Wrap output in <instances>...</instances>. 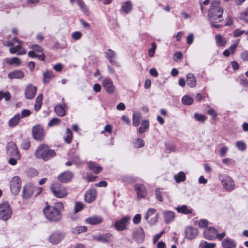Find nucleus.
<instances>
[{
    "mask_svg": "<svg viewBox=\"0 0 248 248\" xmlns=\"http://www.w3.org/2000/svg\"><path fill=\"white\" fill-rule=\"evenodd\" d=\"M32 136L34 139L37 140H43L44 134L43 128L40 125H35L32 129Z\"/></svg>",
    "mask_w": 248,
    "mask_h": 248,
    "instance_id": "14",
    "label": "nucleus"
},
{
    "mask_svg": "<svg viewBox=\"0 0 248 248\" xmlns=\"http://www.w3.org/2000/svg\"><path fill=\"white\" fill-rule=\"evenodd\" d=\"M132 9V5L130 1L125 2L122 6L121 10L125 14L129 13Z\"/></svg>",
    "mask_w": 248,
    "mask_h": 248,
    "instance_id": "36",
    "label": "nucleus"
},
{
    "mask_svg": "<svg viewBox=\"0 0 248 248\" xmlns=\"http://www.w3.org/2000/svg\"><path fill=\"white\" fill-rule=\"evenodd\" d=\"M130 220V217L125 216L121 219L117 221L114 224V227L119 231H122L127 229L128 222Z\"/></svg>",
    "mask_w": 248,
    "mask_h": 248,
    "instance_id": "10",
    "label": "nucleus"
},
{
    "mask_svg": "<svg viewBox=\"0 0 248 248\" xmlns=\"http://www.w3.org/2000/svg\"><path fill=\"white\" fill-rule=\"evenodd\" d=\"M34 186L31 184H27L22 190V197L24 199H28L33 195Z\"/></svg>",
    "mask_w": 248,
    "mask_h": 248,
    "instance_id": "15",
    "label": "nucleus"
},
{
    "mask_svg": "<svg viewBox=\"0 0 248 248\" xmlns=\"http://www.w3.org/2000/svg\"><path fill=\"white\" fill-rule=\"evenodd\" d=\"M182 102L185 105H190L193 103V99L188 95H185L182 97Z\"/></svg>",
    "mask_w": 248,
    "mask_h": 248,
    "instance_id": "42",
    "label": "nucleus"
},
{
    "mask_svg": "<svg viewBox=\"0 0 248 248\" xmlns=\"http://www.w3.org/2000/svg\"><path fill=\"white\" fill-rule=\"evenodd\" d=\"M208 221L207 220H206L205 219H202L200 220L199 221V223H198L199 226L200 228H202L206 227L208 225Z\"/></svg>",
    "mask_w": 248,
    "mask_h": 248,
    "instance_id": "60",
    "label": "nucleus"
},
{
    "mask_svg": "<svg viewBox=\"0 0 248 248\" xmlns=\"http://www.w3.org/2000/svg\"><path fill=\"white\" fill-rule=\"evenodd\" d=\"M219 0H213L211 2V7L208 15V20L211 25L216 28H219L220 25L217 23L220 22L222 19L221 17L223 13V8L219 5Z\"/></svg>",
    "mask_w": 248,
    "mask_h": 248,
    "instance_id": "1",
    "label": "nucleus"
},
{
    "mask_svg": "<svg viewBox=\"0 0 248 248\" xmlns=\"http://www.w3.org/2000/svg\"><path fill=\"white\" fill-rule=\"evenodd\" d=\"M237 148L240 151H244L246 148V144L242 141H238L236 143Z\"/></svg>",
    "mask_w": 248,
    "mask_h": 248,
    "instance_id": "54",
    "label": "nucleus"
},
{
    "mask_svg": "<svg viewBox=\"0 0 248 248\" xmlns=\"http://www.w3.org/2000/svg\"><path fill=\"white\" fill-rule=\"evenodd\" d=\"M22 42H21V43H18L19 44L16 46L14 47H11L9 51L11 54H15L17 53V54L18 55H22L24 54H25L26 53V51L24 48H23L21 44H22Z\"/></svg>",
    "mask_w": 248,
    "mask_h": 248,
    "instance_id": "22",
    "label": "nucleus"
},
{
    "mask_svg": "<svg viewBox=\"0 0 248 248\" xmlns=\"http://www.w3.org/2000/svg\"><path fill=\"white\" fill-rule=\"evenodd\" d=\"M16 43H21V42L19 40H18V39H17L16 38H15L11 41H9V42H4L3 43V45L5 46H14Z\"/></svg>",
    "mask_w": 248,
    "mask_h": 248,
    "instance_id": "51",
    "label": "nucleus"
},
{
    "mask_svg": "<svg viewBox=\"0 0 248 248\" xmlns=\"http://www.w3.org/2000/svg\"><path fill=\"white\" fill-rule=\"evenodd\" d=\"M4 98L6 101H8L11 98V94L9 92H3L0 91V100Z\"/></svg>",
    "mask_w": 248,
    "mask_h": 248,
    "instance_id": "49",
    "label": "nucleus"
},
{
    "mask_svg": "<svg viewBox=\"0 0 248 248\" xmlns=\"http://www.w3.org/2000/svg\"><path fill=\"white\" fill-rule=\"evenodd\" d=\"M158 214L153 208H150L145 216V219L151 225L155 224L158 220Z\"/></svg>",
    "mask_w": 248,
    "mask_h": 248,
    "instance_id": "9",
    "label": "nucleus"
},
{
    "mask_svg": "<svg viewBox=\"0 0 248 248\" xmlns=\"http://www.w3.org/2000/svg\"><path fill=\"white\" fill-rule=\"evenodd\" d=\"M165 147L166 149L170 151H175L176 149L175 145L172 142H168L165 144Z\"/></svg>",
    "mask_w": 248,
    "mask_h": 248,
    "instance_id": "55",
    "label": "nucleus"
},
{
    "mask_svg": "<svg viewBox=\"0 0 248 248\" xmlns=\"http://www.w3.org/2000/svg\"><path fill=\"white\" fill-rule=\"evenodd\" d=\"M6 62L9 64H15L16 66H19L21 63L20 59L16 57H13L11 59H7L6 60Z\"/></svg>",
    "mask_w": 248,
    "mask_h": 248,
    "instance_id": "44",
    "label": "nucleus"
},
{
    "mask_svg": "<svg viewBox=\"0 0 248 248\" xmlns=\"http://www.w3.org/2000/svg\"><path fill=\"white\" fill-rule=\"evenodd\" d=\"M53 77V72L51 71L47 70L43 74V81L46 83Z\"/></svg>",
    "mask_w": 248,
    "mask_h": 248,
    "instance_id": "39",
    "label": "nucleus"
},
{
    "mask_svg": "<svg viewBox=\"0 0 248 248\" xmlns=\"http://www.w3.org/2000/svg\"><path fill=\"white\" fill-rule=\"evenodd\" d=\"M75 0H70V2L71 4H73ZM77 3L78 6L80 7L81 10L84 12H87V9L86 8V6L84 3V1L82 0H77Z\"/></svg>",
    "mask_w": 248,
    "mask_h": 248,
    "instance_id": "46",
    "label": "nucleus"
},
{
    "mask_svg": "<svg viewBox=\"0 0 248 248\" xmlns=\"http://www.w3.org/2000/svg\"><path fill=\"white\" fill-rule=\"evenodd\" d=\"M198 234V230L193 227L188 226L185 229L186 238L188 240H191L194 239Z\"/></svg>",
    "mask_w": 248,
    "mask_h": 248,
    "instance_id": "20",
    "label": "nucleus"
},
{
    "mask_svg": "<svg viewBox=\"0 0 248 248\" xmlns=\"http://www.w3.org/2000/svg\"><path fill=\"white\" fill-rule=\"evenodd\" d=\"M65 104H58L54 108L55 112L60 116H64L65 114Z\"/></svg>",
    "mask_w": 248,
    "mask_h": 248,
    "instance_id": "30",
    "label": "nucleus"
},
{
    "mask_svg": "<svg viewBox=\"0 0 248 248\" xmlns=\"http://www.w3.org/2000/svg\"><path fill=\"white\" fill-rule=\"evenodd\" d=\"M87 231V227L84 226H78L73 229L72 232L75 234H79Z\"/></svg>",
    "mask_w": 248,
    "mask_h": 248,
    "instance_id": "45",
    "label": "nucleus"
},
{
    "mask_svg": "<svg viewBox=\"0 0 248 248\" xmlns=\"http://www.w3.org/2000/svg\"><path fill=\"white\" fill-rule=\"evenodd\" d=\"M37 91L36 87L31 84H29L25 90V95L26 98L28 99H31L34 98L36 94Z\"/></svg>",
    "mask_w": 248,
    "mask_h": 248,
    "instance_id": "19",
    "label": "nucleus"
},
{
    "mask_svg": "<svg viewBox=\"0 0 248 248\" xmlns=\"http://www.w3.org/2000/svg\"><path fill=\"white\" fill-rule=\"evenodd\" d=\"M83 204L80 202H76L75 205L74 212L75 213L80 211L83 208Z\"/></svg>",
    "mask_w": 248,
    "mask_h": 248,
    "instance_id": "58",
    "label": "nucleus"
},
{
    "mask_svg": "<svg viewBox=\"0 0 248 248\" xmlns=\"http://www.w3.org/2000/svg\"><path fill=\"white\" fill-rule=\"evenodd\" d=\"M155 195L156 198L159 201L161 202L163 201V197L162 196V193L159 188L156 189L155 190Z\"/></svg>",
    "mask_w": 248,
    "mask_h": 248,
    "instance_id": "59",
    "label": "nucleus"
},
{
    "mask_svg": "<svg viewBox=\"0 0 248 248\" xmlns=\"http://www.w3.org/2000/svg\"><path fill=\"white\" fill-rule=\"evenodd\" d=\"M174 179L177 183H180L186 180V174L183 171H180L178 174L174 175Z\"/></svg>",
    "mask_w": 248,
    "mask_h": 248,
    "instance_id": "35",
    "label": "nucleus"
},
{
    "mask_svg": "<svg viewBox=\"0 0 248 248\" xmlns=\"http://www.w3.org/2000/svg\"><path fill=\"white\" fill-rule=\"evenodd\" d=\"M20 119V115L19 114H16L9 120L8 122L9 126L10 127H15L18 124Z\"/></svg>",
    "mask_w": 248,
    "mask_h": 248,
    "instance_id": "31",
    "label": "nucleus"
},
{
    "mask_svg": "<svg viewBox=\"0 0 248 248\" xmlns=\"http://www.w3.org/2000/svg\"><path fill=\"white\" fill-rule=\"evenodd\" d=\"M73 177V173L67 171L61 173L58 176V179L62 183H67L72 180Z\"/></svg>",
    "mask_w": 248,
    "mask_h": 248,
    "instance_id": "21",
    "label": "nucleus"
},
{
    "mask_svg": "<svg viewBox=\"0 0 248 248\" xmlns=\"http://www.w3.org/2000/svg\"><path fill=\"white\" fill-rule=\"evenodd\" d=\"M64 233L60 231H56L49 236V242L54 245L59 243L64 238Z\"/></svg>",
    "mask_w": 248,
    "mask_h": 248,
    "instance_id": "13",
    "label": "nucleus"
},
{
    "mask_svg": "<svg viewBox=\"0 0 248 248\" xmlns=\"http://www.w3.org/2000/svg\"><path fill=\"white\" fill-rule=\"evenodd\" d=\"M241 58L244 61H248V51H244L241 54Z\"/></svg>",
    "mask_w": 248,
    "mask_h": 248,
    "instance_id": "64",
    "label": "nucleus"
},
{
    "mask_svg": "<svg viewBox=\"0 0 248 248\" xmlns=\"http://www.w3.org/2000/svg\"><path fill=\"white\" fill-rule=\"evenodd\" d=\"M42 100L43 95L42 94H39L36 99L34 104V110L36 111H38L40 109L42 104Z\"/></svg>",
    "mask_w": 248,
    "mask_h": 248,
    "instance_id": "37",
    "label": "nucleus"
},
{
    "mask_svg": "<svg viewBox=\"0 0 248 248\" xmlns=\"http://www.w3.org/2000/svg\"><path fill=\"white\" fill-rule=\"evenodd\" d=\"M60 123V119L57 118H53L48 123V125L49 126H53L58 125Z\"/></svg>",
    "mask_w": 248,
    "mask_h": 248,
    "instance_id": "53",
    "label": "nucleus"
},
{
    "mask_svg": "<svg viewBox=\"0 0 248 248\" xmlns=\"http://www.w3.org/2000/svg\"><path fill=\"white\" fill-rule=\"evenodd\" d=\"M31 112L29 109H24L22 111L20 115L21 118L28 117L30 115Z\"/></svg>",
    "mask_w": 248,
    "mask_h": 248,
    "instance_id": "63",
    "label": "nucleus"
},
{
    "mask_svg": "<svg viewBox=\"0 0 248 248\" xmlns=\"http://www.w3.org/2000/svg\"><path fill=\"white\" fill-rule=\"evenodd\" d=\"M175 209L178 213L184 214H190L192 212V209L186 205L178 206Z\"/></svg>",
    "mask_w": 248,
    "mask_h": 248,
    "instance_id": "33",
    "label": "nucleus"
},
{
    "mask_svg": "<svg viewBox=\"0 0 248 248\" xmlns=\"http://www.w3.org/2000/svg\"><path fill=\"white\" fill-rule=\"evenodd\" d=\"M96 196L95 190L91 189L88 190L85 194V200L86 202L90 203L93 201Z\"/></svg>",
    "mask_w": 248,
    "mask_h": 248,
    "instance_id": "25",
    "label": "nucleus"
},
{
    "mask_svg": "<svg viewBox=\"0 0 248 248\" xmlns=\"http://www.w3.org/2000/svg\"><path fill=\"white\" fill-rule=\"evenodd\" d=\"M195 118L198 121L200 122H204L206 119L205 116L199 113H195L194 114Z\"/></svg>",
    "mask_w": 248,
    "mask_h": 248,
    "instance_id": "57",
    "label": "nucleus"
},
{
    "mask_svg": "<svg viewBox=\"0 0 248 248\" xmlns=\"http://www.w3.org/2000/svg\"><path fill=\"white\" fill-rule=\"evenodd\" d=\"M24 77L23 72L20 70H16L8 74V78L11 79H22Z\"/></svg>",
    "mask_w": 248,
    "mask_h": 248,
    "instance_id": "26",
    "label": "nucleus"
},
{
    "mask_svg": "<svg viewBox=\"0 0 248 248\" xmlns=\"http://www.w3.org/2000/svg\"><path fill=\"white\" fill-rule=\"evenodd\" d=\"M243 34H247V31H240L238 29L235 30L233 31V35L235 37H239L241 36Z\"/></svg>",
    "mask_w": 248,
    "mask_h": 248,
    "instance_id": "61",
    "label": "nucleus"
},
{
    "mask_svg": "<svg viewBox=\"0 0 248 248\" xmlns=\"http://www.w3.org/2000/svg\"><path fill=\"white\" fill-rule=\"evenodd\" d=\"M215 244L209 243L206 241H202L199 245V248H215Z\"/></svg>",
    "mask_w": 248,
    "mask_h": 248,
    "instance_id": "48",
    "label": "nucleus"
},
{
    "mask_svg": "<svg viewBox=\"0 0 248 248\" xmlns=\"http://www.w3.org/2000/svg\"><path fill=\"white\" fill-rule=\"evenodd\" d=\"M88 166L90 169L95 174L99 173L102 170V168L94 162H89Z\"/></svg>",
    "mask_w": 248,
    "mask_h": 248,
    "instance_id": "32",
    "label": "nucleus"
},
{
    "mask_svg": "<svg viewBox=\"0 0 248 248\" xmlns=\"http://www.w3.org/2000/svg\"><path fill=\"white\" fill-rule=\"evenodd\" d=\"M204 237L205 239L212 240L217 239L221 240L225 235L224 232L218 233L217 230L214 227H206L203 232Z\"/></svg>",
    "mask_w": 248,
    "mask_h": 248,
    "instance_id": "4",
    "label": "nucleus"
},
{
    "mask_svg": "<svg viewBox=\"0 0 248 248\" xmlns=\"http://www.w3.org/2000/svg\"><path fill=\"white\" fill-rule=\"evenodd\" d=\"M21 186V180L18 176H14L10 181V189L12 193L17 195L20 191Z\"/></svg>",
    "mask_w": 248,
    "mask_h": 248,
    "instance_id": "7",
    "label": "nucleus"
},
{
    "mask_svg": "<svg viewBox=\"0 0 248 248\" xmlns=\"http://www.w3.org/2000/svg\"><path fill=\"white\" fill-rule=\"evenodd\" d=\"M30 142L29 140L26 139L23 140L21 147L23 150H28L30 147Z\"/></svg>",
    "mask_w": 248,
    "mask_h": 248,
    "instance_id": "52",
    "label": "nucleus"
},
{
    "mask_svg": "<svg viewBox=\"0 0 248 248\" xmlns=\"http://www.w3.org/2000/svg\"><path fill=\"white\" fill-rule=\"evenodd\" d=\"M141 114L139 112H135L133 115V125L134 126H137L140 124Z\"/></svg>",
    "mask_w": 248,
    "mask_h": 248,
    "instance_id": "40",
    "label": "nucleus"
},
{
    "mask_svg": "<svg viewBox=\"0 0 248 248\" xmlns=\"http://www.w3.org/2000/svg\"><path fill=\"white\" fill-rule=\"evenodd\" d=\"M105 56L111 64L117 66H120L116 60V53L114 51L111 49H108L105 52Z\"/></svg>",
    "mask_w": 248,
    "mask_h": 248,
    "instance_id": "16",
    "label": "nucleus"
},
{
    "mask_svg": "<svg viewBox=\"0 0 248 248\" xmlns=\"http://www.w3.org/2000/svg\"><path fill=\"white\" fill-rule=\"evenodd\" d=\"M6 152L8 155L20 159L21 155L17 146L14 142H10L6 147Z\"/></svg>",
    "mask_w": 248,
    "mask_h": 248,
    "instance_id": "8",
    "label": "nucleus"
},
{
    "mask_svg": "<svg viewBox=\"0 0 248 248\" xmlns=\"http://www.w3.org/2000/svg\"><path fill=\"white\" fill-rule=\"evenodd\" d=\"M224 188L228 191H232L235 187L233 180L229 176H226L222 181Z\"/></svg>",
    "mask_w": 248,
    "mask_h": 248,
    "instance_id": "18",
    "label": "nucleus"
},
{
    "mask_svg": "<svg viewBox=\"0 0 248 248\" xmlns=\"http://www.w3.org/2000/svg\"><path fill=\"white\" fill-rule=\"evenodd\" d=\"M12 209L8 202H5L0 204V219L6 221L9 219L12 215Z\"/></svg>",
    "mask_w": 248,
    "mask_h": 248,
    "instance_id": "5",
    "label": "nucleus"
},
{
    "mask_svg": "<svg viewBox=\"0 0 248 248\" xmlns=\"http://www.w3.org/2000/svg\"><path fill=\"white\" fill-rule=\"evenodd\" d=\"M164 221L166 224L172 222L175 219V213L171 211H165L163 212Z\"/></svg>",
    "mask_w": 248,
    "mask_h": 248,
    "instance_id": "23",
    "label": "nucleus"
},
{
    "mask_svg": "<svg viewBox=\"0 0 248 248\" xmlns=\"http://www.w3.org/2000/svg\"><path fill=\"white\" fill-rule=\"evenodd\" d=\"M50 190L54 195L59 198H62L67 195L66 188L59 183L52 184Z\"/></svg>",
    "mask_w": 248,
    "mask_h": 248,
    "instance_id": "6",
    "label": "nucleus"
},
{
    "mask_svg": "<svg viewBox=\"0 0 248 248\" xmlns=\"http://www.w3.org/2000/svg\"><path fill=\"white\" fill-rule=\"evenodd\" d=\"M103 221L102 218L100 216H94L86 219V222L90 225H97Z\"/></svg>",
    "mask_w": 248,
    "mask_h": 248,
    "instance_id": "28",
    "label": "nucleus"
},
{
    "mask_svg": "<svg viewBox=\"0 0 248 248\" xmlns=\"http://www.w3.org/2000/svg\"><path fill=\"white\" fill-rule=\"evenodd\" d=\"M239 43V41L237 40L235 43H234L232 46H230L229 49H225L223 51V55L225 57H228L230 55L232 54L235 53L236 48L238 46V44Z\"/></svg>",
    "mask_w": 248,
    "mask_h": 248,
    "instance_id": "27",
    "label": "nucleus"
},
{
    "mask_svg": "<svg viewBox=\"0 0 248 248\" xmlns=\"http://www.w3.org/2000/svg\"><path fill=\"white\" fill-rule=\"evenodd\" d=\"M246 16H248V8L243 12L241 13L240 18L245 21L246 22H248V20L245 17Z\"/></svg>",
    "mask_w": 248,
    "mask_h": 248,
    "instance_id": "62",
    "label": "nucleus"
},
{
    "mask_svg": "<svg viewBox=\"0 0 248 248\" xmlns=\"http://www.w3.org/2000/svg\"><path fill=\"white\" fill-rule=\"evenodd\" d=\"M223 248H235L236 245L234 241L229 238L223 239L221 242Z\"/></svg>",
    "mask_w": 248,
    "mask_h": 248,
    "instance_id": "29",
    "label": "nucleus"
},
{
    "mask_svg": "<svg viewBox=\"0 0 248 248\" xmlns=\"http://www.w3.org/2000/svg\"><path fill=\"white\" fill-rule=\"evenodd\" d=\"M82 35V34L80 31H77L73 32L71 37L73 39L78 40L81 38Z\"/></svg>",
    "mask_w": 248,
    "mask_h": 248,
    "instance_id": "56",
    "label": "nucleus"
},
{
    "mask_svg": "<svg viewBox=\"0 0 248 248\" xmlns=\"http://www.w3.org/2000/svg\"><path fill=\"white\" fill-rule=\"evenodd\" d=\"M112 235L110 233L99 235L94 237L97 241L102 242H109L111 241Z\"/></svg>",
    "mask_w": 248,
    "mask_h": 248,
    "instance_id": "34",
    "label": "nucleus"
},
{
    "mask_svg": "<svg viewBox=\"0 0 248 248\" xmlns=\"http://www.w3.org/2000/svg\"><path fill=\"white\" fill-rule=\"evenodd\" d=\"M134 187L137 193L138 198H142L147 195V191L143 184H136L134 185Z\"/></svg>",
    "mask_w": 248,
    "mask_h": 248,
    "instance_id": "17",
    "label": "nucleus"
},
{
    "mask_svg": "<svg viewBox=\"0 0 248 248\" xmlns=\"http://www.w3.org/2000/svg\"><path fill=\"white\" fill-rule=\"evenodd\" d=\"M149 126V122L147 120H144L141 123V126L139 129V132L140 133H143L146 131Z\"/></svg>",
    "mask_w": 248,
    "mask_h": 248,
    "instance_id": "41",
    "label": "nucleus"
},
{
    "mask_svg": "<svg viewBox=\"0 0 248 248\" xmlns=\"http://www.w3.org/2000/svg\"><path fill=\"white\" fill-rule=\"evenodd\" d=\"M63 205L61 202L55 203L53 206H46L44 209V214L48 220L58 222L62 218Z\"/></svg>",
    "mask_w": 248,
    "mask_h": 248,
    "instance_id": "2",
    "label": "nucleus"
},
{
    "mask_svg": "<svg viewBox=\"0 0 248 248\" xmlns=\"http://www.w3.org/2000/svg\"><path fill=\"white\" fill-rule=\"evenodd\" d=\"M156 48V45L155 42L152 43V47L148 50V54L150 57L154 56Z\"/></svg>",
    "mask_w": 248,
    "mask_h": 248,
    "instance_id": "50",
    "label": "nucleus"
},
{
    "mask_svg": "<svg viewBox=\"0 0 248 248\" xmlns=\"http://www.w3.org/2000/svg\"><path fill=\"white\" fill-rule=\"evenodd\" d=\"M66 135L64 138V140L66 143L69 144L71 143V142L72 140V138H73L72 131H71V130L69 128L66 129Z\"/></svg>",
    "mask_w": 248,
    "mask_h": 248,
    "instance_id": "43",
    "label": "nucleus"
},
{
    "mask_svg": "<svg viewBox=\"0 0 248 248\" xmlns=\"http://www.w3.org/2000/svg\"><path fill=\"white\" fill-rule=\"evenodd\" d=\"M215 39L217 46H223L226 44V39L222 37L221 35H216L215 36Z\"/></svg>",
    "mask_w": 248,
    "mask_h": 248,
    "instance_id": "38",
    "label": "nucleus"
},
{
    "mask_svg": "<svg viewBox=\"0 0 248 248\" xmlns=\"http://www.w3.org/2000/svg\"><path fill=\"white\" fill-rule=\"evenodd\" d=\"M34 155L36 158L47 161L54 157L56 153L54 150L49 149L46 145L41 144L37 148Z\"/></svg>",
    "mask_w": 248,
    "mask_h": 248,
    "instance_id": "3",
    "label": "nucleus"
},
{
    "mask_svg": "<svg viewBox=\"0 0 248 248\" xmlns=\"http://www.w3.org/2000/svg\"><path fill=\"white\" fill-rule=\"evenodd\" d=\"M134 239L139 244L142 243L144 241L145 233L143 229L141 227L136 228L133 232Z\"/></svg>",
    "mask_w": 248,
    "mask_h": 248,
    "instance_id": "11",
    "label": "nucleus"
},
{
    "mask_svg": "<svg viewBox=\"0 0 248 248\" xmlns=\"http://www.w3.org/2000/svg\"><path fill=\"white\" fill-rule=\"evenodd\" d=\"M102 86L108 93H113L115 91V86L110 78H105L103 79Z\"/></svg>",
    "mask_w": 248,
    "mask_h": 248,
    "instance_id": "12",
    "label": "nucleus"
},
{
    "mask_svg": "<svg viewBox=\"0 0 248 248\" xmlns=\"http://www.w3.org/2000/svg\"><path fill=\"white\" fill-rule=\"evenodd\" d=\"M186 81L187 85L191 87L194 88L197 85V80L194 75L191 73H188L186 76Z\"/></svg>",
    "mask_w": 248,
    "mask_h": 248,
    "instance_id": "24",
    "label": "nucleus"
},
{
    "mask_svg": "<svg viewBox=\"0 0 248 248\" xmlns=\"http://www.w3.org/2000/svg\"><path fill=\"white\" fill-rule=\"evenodd\" d=\"M133 146L137 148H141L144 146V140L140 138H138L133 141Z\"/></svg>",
    "mask_w": 248,
    "mask_h": 248,
    "instance_id": "47",
    "label": "nucleus"
}]
</instances>
